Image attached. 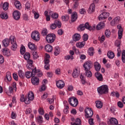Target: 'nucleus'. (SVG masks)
Here are the masks:
<instances>
[{
	"label": "nucleus",
	"instance_id": "1",
	"mask_svg": "<svg viewBox=\"0 0 125 125\" xmlns=\"http://www.w3.org/2000/svg\"><path fill=\"white\" fill-rule=\"evenodd\" d=\"M97 91L99 94H107L109 93V87L106 84L101 85L97 88Z\"/></svg>",
	"mask_w": 125,
	"mask_h": 125
},
{
	"label": "nucleus",
	"instance_id": "2",
	"mask_svg": "<svg viewBox=\"0 0 125 125\" xmlns=\"http://www.w3.org/2000/svg\"><path fill=\"white\" fill-rule=\"evenodd\" d=\"M55 39H56V36L53 33L49 34L46 36V40L48 43L54 42Z\"/></svg>",
	"mask_w": 125,
	"mask_h": 125
},
{
	"label": "nucleus",
	"instance_id": "3",
	"mask_svg": "<svg viewBox=\"0 0 125 125\" xmlns=\"http://www.w3.org/2000/svg\"><path fill=\"white\" fill-rule=\"evenodd\" d=\"M11 43L12 44L11 48L13 51L17 49V43H16V39L14 36H10Z\"/></svg>",
	"mask_w": 125,
	"mask_h": 125
},
{
	"label": "nucleus",
	"instance_id": "4",
	"mask_svg": "<svg viewBox=\"0 0 125 125\" xmlns=\"http://www.w3.org/2000/svg\"><path fill=\"white\" fill-rule=\"evenodd\" d=\"M68 102L72 107H77L78 106V104H79V101H78V99L77 98L73 97L72 98H69L68 99Z\"/></svg>",
	"mask_w": 125,
	"mask_h": 125
},
{
	"label": "nucleus",
	"instance_id": "5",
	"mask_svg": "<svg viewBox=\"0 0 125 125\" xmlns=\"http://www.w3.org/2000/svg\"><path fill=\"white\" fill-rule=\"evenodd\" d=\"M27 100L25 101V104H30L31 101H33L35 99V95L32 91L29 92L26 97Z\"/></svg>",
	"mask_w": 125,
	"mask_h": 125
},
{
	"label": "nucleus",
	"instance_id": "6",
	"mask_svg": "<svg viewBox=\"0 0 125 125\" xmlns=\"http://www.w3.org/2000/svg\"><path fill=\"white\" fill-rule=\"evenodd\" d=\"M93 66V63H92V62L90 61H86L83 64V67L84 68L85 71H88L92 68Z\"/></svg>",
	"mask_w": 125,
	"mask_h": 125
},
{
	"label": "nucleus",
	"instance_id": "7",
	"mask_svg": "<svg viewBox=\"0 0 125 125\" xmlns=\"http://www.w3.org/2000/svg\"><path fill=\"white\" fill-rule=\"evenodd\" d=\"M31 38L35 41V42H39L40 41V33L38 31H35L31 33Z\"/></svg>",
	"mask_w": 125,
	"mask_h": 125
},
{
	"label": "nucleus",
	"instance_id": "8",
	"mask_svg": "<svg viewBox=\"0 0 125 125\" xmlns=\"http://www.w3.org/2000/svg\"><path fill=\"white\" fill-rule=\"evenodd\" d=\"M93 116V111L90 108L86 107L85 109V117L86 118H91Z\"/></svg>",
	"mask_w": 125,
	"mask_h": 125
},
{
	"label": "nucleus",
	"instance_id": "9",
	"mask_svg": "<svg viewBox=\"0 0 125 125\" xmlns=\"http://www.w3.org/2000/svg\"><path fill=\"white\" fill-rule=\"evenodd\" d=\"M109 15H110V13L108 12H103L99 16L98 19L99 21H102L103 20H105V19H106V18H108V17Z\"/></svg>",
	"mask_w": 125,
	"mask_h": 125
},
{
	"label": "nucleus",
	"instance_id": "10",
	"mask_svg": "<svg viewBox=\"0 0 125 125\" xmlns=\"http://www.w3.org/2000/svg\"><path fill=\"white\" fill-rule=\"evenodd\" d=\"M13 17L15 20H19L20 19V16H21V13L19 11H14L13 12Z\"/></svg>",
	"mask_w": 125,
	"mask_h": 125
},
{
	"label": "nucleus",
	"instance_id": "11",
	"mask_svg": "<svg viewBox=\"0 0 125 125\" xmlns=\"http://www.w3.org/2000/svg\"><path fill=\"white\" fill-rule=\"evenodd\" d=\"M56 85L58 88L62 89L65 86V83L62 80H59L56 82Z\"/></svg>",
	"mask_w": 125,
	"mask_h": 125
},
{
	"label": "nucleus",
	"instance_id": "12",
	"mask_svg": "<svg viewBox=\"0 0 125 125\" xmlns=\"http://www.w3.org/2000/svg\"><path fill=\"white\" fill-rule=\"evenodd\" d=\"M69 53L71 56L70 55L65 56L64 57V59L65 60H71V61L74 60V56H73V55L75 54V52H74L73 50H70L69 51Z\"/></svg>",
	"mask_w": 125,
	"mask_h": 125
},
{
	"label": "nucleus",
	"instance_id": "13",
	"mask_svg": "<svg viewBox=\"0 0 125 125\" xmlns=\"http://www.w3.org/2000/svg\"><path fill=\"white\" fill-rule=\"evenodd\" d=\"M95 11V5L94 3H92L89 6L88 9V13L89 14H92Z\"/></svg>",
	"mask_w": 125,
	"mask_h": 125
},
{
	"label": "nucleus",
	"instance_id": "14",
	"mask_svg": "<svg viewBox=\"0 0 125 125\" xmlns=\"http://www.w3.org/2000/svg\"><path fill=\"white\" fill-rule=\"evenodd\" d=\"M120 17H115L111 22L110 24L111 26H116L117 24L120 23Z\"/></svg>",
	"mask_w": 125,
	"mask_h": 125
},
{
	"label": "nucleus",
	"instance_id": "15",
	"mask_svg": "<svg viewBox=\"0 0 125 125\" xmlns=\"http://www.w3.org/2000/svg\"><path fill=\"white\" fill-rule=\"evenodd\" d=\"M105 26H106V24L104 23V21H101L96 25V29L98 31H99L105 28Z\"/></svg>",
	"mask_w": 125,
	"mask_h": 125
},
{
	"label": "nucleus",
	"instance_id": "16",
	"mask_svg": "<svg viewBox=\"0 0 125 125\" xmlns=\"http://www.w3.org/2000/svg\"><path fill=\"white\" fill-rule=\"evenodd\" d=\"M119 122L115 118H111L109 120V125H118Z\"/></svg>",
	"mask_w": 125,
	"mask_h": 125
},
{
	"label": "nucleus",
	"instance_id": "17",
	"mask_svg": "<svg viewBox=\"0 0 125 125\" xmlns=\"http://www.w3.org/2000/svg\"><path fill=\"white\" fill-rule=\"evenodd\" d=\"M11 42V40L10 39V36L9 39H5L2 41V43L3 46L4 47H7L8 45H9V44Z\"/></svg>",
	"mask_w": 125,
	"mask_h": 125
},
{
	"label": "nucleus",
	"instance_id": "18",
	"mask_svg": "<svg viewBox=\"0 0 125 125\" xmlns=\"http://www.w3.org/2000/svg\"><path fill=\"white\" fill-rule=\"evenodd\" d=\"M95 77L98 81H99V82H102V81H103V75H102L101 73L98 72V71L95 73Z\"/></svg>",
	"mask_w": 125,
	"mask_h": 125
},
{
	"label": "nucleus",
	"instance_id": "19",
	"mask_svg": "<svg viewBox=\"0 0 125 125\" xmlns=\"http://www.w3.org/2000/svg\"><path fill=\"white\" fill-rule=\"evenodd\" d=\"M31 82L34 85H38L40 83V79L39 78L33 77L31 78Z\"/></svg>",
	"mask_w": 125,
	"mask_h": 125
},
{
	"label": "nucleus",
	"instance_id": "20",
	"mask_svg": "<svg viewBox=\"0 0 125 125\" xmlns=\"http://www.w3.org/2000/svg\"><path fill=\"white\" fill-rule=\"evenodd\" d=\"M72 39L74 42H78L81 40V35L79 33H75L72 36Z\"/></svg>",
	"mask_w": 125,
	"mask_h": 125
},
{
	"label": "nucleus",
	"instance_id": "21",
	"mask_svg": "<svg viewBox=\"0 0 125 125\" xmlns=\"http://www.w3.org/2000/svg\"><path fill=\"white\" fill-rule=\"evenodd\" d=\"M72 76L74 79H77L80 76V71L75 68L72 74Z\"/></svg>",
	"mask_w": 125,
	"mask_h": 125
},
{
	"label": "nucleus",
	"instance_id": "22",
	"mask_svg": "<svg viewBox=\"0 0 125 125\" xmlns=\"http://www.w3.org/2000/svg\"><path fill=\"white\" fill-rule=\"evenodd\" d=\"M94 67L95 70L97 72H99L100 71V69H101V65L99 64V63L97 62H96L94 63Z\"/></svg>",
	"mask_w": 125,
	"mask_h": 125
},
{
	"label": "nucleus",
	"instance_id": "23",
	"mask_svg": "<svg viewBox=\"0 0 125 125\" xmlns=\"http://www.w3.org/2000/svg\"><path fill=\"white\" fill-rule=\"evenodd\" d=\"M2 53L5 56H10V50L9 49L5 48L2 49Z\"/></svg>",
	"mask_w": 125,
	"mask_h": 125
},
{
	"label": "nucleus",
	"instance_id": "24",
	"mask_svg": "<svg viewBox=\"0 0 125 125\" xmlns=\"http://www.w3.org/2000/svg\"><path fill=\"white\" fill-rule=\"evenodd\" d=\"M49 15H51L53 19H57V18H58L59 17V15H58V14L55 13H53V12L51 11H49Z\"/></svg>",
	"mask_w": 125,
	"mask_h": 125
},
{
	"label": "nucleus",
	"instance_id": "25",
	"mask_svg": "<svg viewBox=\"0 0 125 125\" xmlns=\"http://www.w3.org/2000/svg\"><path fill=\"white\" fill-rule=\"evenodd\" d=\"M85 45V42L83 41L82 42H78L76 43V46L79 48H83Z\"/></svg>",
	"mask_w": 125,
	"mask_h": 125
},
{
	"label": "nucleus",
	"instance_id": "26",
	"mask_svg": "<svg viewBox=\"0 0 125 125\" xmlns=\"http://www.w3.org/2000/svg\"><path fill=\"white\" fill-rule=\"evenodd\" d=\"M50 59V56L48 54H45V58L44 60V64H49V60Z\"/></svg>",
	"mask_w": 125,
	"mask_h": 125
},
{
	"label": "nucleus",
	"instance_id": "27",
	"mask_svg": "<svg viewBox=\"0 0 125 125\" xmlns=\"http://www.w3.org/2000/svg\"><path fill=\"white\" fill-rule=\"evenodd\" d=\"M95 104L96 107H97L98 109H101V108L103 107V103L100 101H96Z\"/></svg>",
	"mask_w": 125,
	"mask_h": 125
},
{
	"label": "nucleus",
	"instance_id": "28",
	"mask_svg": "<svg viewBox=\"0 0 125 125\" xmlns=\"http://www.w3.org/2000/svg\"><path fill=\"white\" fill-rule=\"evenodd\" d=\"M36 121L38 123V124H42L43 123V118L42 116H38L36 118Z\"/></svg>",
	"mask_w": 125,
	"mask_h": 125
},
{
	"label": "nucleus",
	"instance_id": "29",
	"mask_svg": "<svg viewBox=\"0 0 125 125\" xmlns=\"http://www.w3.org/2000/svg\"><path fill=\"white\" fill-rule=\"evenodd\" d=\"M78 19V14L76 12H74L71 15L72 22H75Z\"/></svg>",
	"mask_w": 125,
	"mask_h": 125
},
{
	"label": "nucleus",
	"instance_id": "30",
	"mask_svg": "<svg viewBox=\"0 0 125 125\" xmlns=\"http://www.w3.org/2000/svg\"><path fill=\"white\" fill-rule=\"evenodd\" d=\"M28 46L29 49H31V50H36L37 49V46H35V44L32 43L31 42L28 43Z\"/></svg>",
	"mask_w": 125,
	"mask_h": 125
},
{
	"label": "nucleus",
	"instance_id": "31",
	"mask_svg": "<svg viewBox=\"0 0 125 125\" xmlns=\"http://www.w3.org/2000/svg\"><path fill=\"white\" fill-rule=\"evenodd\" d=\"M107 56L109 59H113L115 57V54L111 51H109L107 53Z\"/></svg>",
	"mask_w": 125,
	"mask_h": 125
},
{
	"label": "nucleus",
	"instance_id": "32",
	"mask_svg": "<svg viewBox=\"0 0 125 125\" xmlns=\"http://www.w3.org/2000/svg\"><path fill=\"white\" fill-rule=\"evenodd\" d=\"M45 49L47 52H51L52 51V46L50 44H47L45 46Z\"/></svg>",
	"mask_w": 125,
	"mask_h": 125
},
{
	"label": "nucleus",
	"instance_id": "33",
	"mask_svg": "<svg viewBox=\"0 0 125 125\" xmlns=\"http://www.w3.org/2000/svg\"><path fill=\"white\" fill-rule=\"evenodd\" d=\"M61 51V50L60 49V48H59V47L58 46H56L55 47V51H54V55L56 56H57V55H59V54H60V52Z\"/></svg>",
	"mask_w": 125,
	"mask_h": 125
},
{
	"label": "nucleus",
	"instance_id": "34",
	"mask_svg": "<svg viewBox=\"0 0 125 125\" xmlns=\"http://www.w3.org/2000/svg\"><path fill=\"white\" fill-rule=\"evenodd\" d=\"M33 63H34V62H33V60H27V64L26 66L28 69H32V67L33 66Z\"/></svg>",
	"mask_w": 125,
	"mask_h": 125
},
{
	"label": "nucleus",
	"instance_id": "35",
	"mask_svg": "<svg viewBox=\"0 0 125 125\" xmlns=\"http://www.w3.org/2000/svg\"><path fill=\"white\" fill-rule=\"evenodd\" d=\"M6 93L9 96H10L12 93H13V88L11 86H9L8 88V90L6 91Z\"/></svg>",
	"mask_w": 125,
	"mask_h": 125
},
{
	"label": "nucleus",
	"instance_id": "36",
	"mask_svg": "<svg viewBox=\"0 0 125 125\" xmlns=\"http://www.w3.org/2000/svg\"><path fill=\"white\" fill-rule=\"evenodd\" d=\"M7 82H11V73L9 71L7 72L6 73V77H5Z\"/></svg>",
	"mask_w": 125,
	"mask_h": 125
},
{
	"label": "nucleus",
	"instance_id": "37",
	"mask_svg": "<svg viewBox=\"0 0 125 125\" xmlns=\"http://www.w3.org/2000/svg\"><path fill=\"white\" fill-rule=\"evenodd\" d=\"M15 6H16V8H17V9H21V4L20 3V2L19 1H16L14 2Z\"/></svg>",
	"mask_w": 125,
	"mask_h": 125
},
{
	"label": "nucleus",
	"instance_id": "38",
	"mask_svg": "<svg viewBox=\"0 0 125 125\" xmlns=\"http://www.w3.org/2000/svg\"><path fill=\"white\" fill-rule=\"evenodd\" d=\"M85 27H84V24H80L77 27V30L79 32H82V31H83L84 30H85Z\"/></svg>",
	"mask_w": 125,
	"mask_h": 125
},
{
	"label": "nucleus",
	"instance_id": "39",
	"mask_svg": "<svg viewBox=\"0 0 125 125\" xmlns=\"http://www.w3.org/2000/svg\"><path fill=\"white\" fill-rule=\"evenodd\" d=\"M49 13V12H47V11L44 12V15L46 17V21H50V16H51V15H50Z\"/></svg>",
	"mask_w": 125,
	"mask_h": 125
},
{
	"label": "nucleus",
	"instance_id": "40",
	"mask_svg": "<svg viewBox=\"0 0 125 125\" xmlns=\"http://www.w3.org/2000/svg\"><path fill=\"white\" fill-rule=\"evenodd\" d=\"M88 54H89L90 56H93V54H94V48H93V47H90L88 49Z\"/></svg>",
	"mask_w": 125,
	"mask_h": 125
},
{
	"label": "nucleus",
	"instance_id": "41",
	"mask_svg": "<svg viewBox=\"0 0 125 125\" xmlns=\"http://www.w3.org/2000/svg\"><path fill=\"white\" fill-rule=\"evenodd\" d=\"M19 76L21 79H24L25 78V73L21 70H19L18 71Z\"/></svg>",
	"mask_w": 125,
	"mask_h": 125
},
{
	"label": "nucleus",
	"instance_id": "42",
	"mask_svg": "<svg viewBox=\"0 0 125 125\" xmlns=\"http://www.w3.org/2000/svg\"><path fill=\"white\" fill-rule=\"evenodd\" d=\"M61 18L62 21H68V20H69V18H70V17L68 15H65L64 16H62Z\"/></svg>",
	"mask_w": 125,
	"mask_h": 125
},
{
	"label": "nucleus",
	"instance_id": "43",
	"mask_svg": "<svg viewBox=\"0 0 125 125\" xmlns=\"http://www.w3.org/2000/svg\"><path fill=\"white\" fill-rule=\"evenodd\" d=\"M85 76L87 78H91L92 77V73L90 70H85Z\"/></svg>",
	"mask_w": 125,
	"mask_h": 125
},
{
	"label": "nucleus",
	"instance_id": "44",
	"mask_svg": "<svg viewBox=\"0 0 125 125\" xmlns=\"http://www.w3.org/2000/svg\"><path fill=\"white\" fill-rule=\"evenodd\" d=\"M0 17L1 19H8V15H7V14L5 13H1L0 15Z\"/></svg>",
	"mask_w": 125,
	"mask_h": 125
},
{
	"label": "nucleus",
	"instance_id": "45",
	"mask_svg": "<svg viewBox=\"0 0 125 125\" xmlns=\"http://www.w3.org/2000/svg\"><path fill=\"white\" fill-rule=\"evenodd\" d=\"M104 35L106 38H110V36H111V31L110 29H106L104 32Z\"/></svg>",
	"mask_w": 125,
	"mask_h": 125
},
{
	"label": "nucleus",
	"instance_id": "46",
	"mask_svg": "<svg viewBox=\"0 0 125 125\" xmlns=\"http://www.w3.org/2000/svg\"><path fill=\"white\" fill-rule=\"evenodd\" d=\"M20 52L22 55L24 54L25 52H26V48H25V46H24L23 45L21 46L20 49Z\"/></svg>",
	"mask_w": 125,
	"mask_h": 125
},
{
	"label": "nucleus",
	"instance_id": "47",
	"mask_svg": "<svg viewBox=\"0 0 125 125\" xmlns=\"http://www.w3.org/2000/svg\"><path fill=\"white\" fill-rule=\"evenodd\" d=\"M24 59L25 60H29L31 57V55L28 52L25 53L23 56Z\"/></svg>",
	"mask_w": 125,
	"mask_h": 125
},
{
	"label": "nucleus",
	"instance_id": "48",
	"mask_svg": "<svg viewBox=\"0 0 125 125\" xmlns=\"http://www.w3.org/2000/svg\"><path fill=\"white\" fill-rule=\"evenodd\" d=\"M32 55L33 59H34L35 60H36V59H38V58H39V54H38V52H37V51H33V52L32 53Z\"/></svg>",
	"mask_w": 125,
	"mask_h": 125
},
{
	"label": "nucleus",
	"instance_id": "49",
	"mask_svg": "<svg viewBox=\"0 0 125 125\" xmlns=\"http://www.w3.org/2000/svg\"><path fill=\"white\" fill-rule=\"evenodd\" d=\"M32 13H33L34 15L35 19H39V18H40V14H39V13L36 12L35 11L33 10Z\"/></svg>",
	"mask_w": 125,
	"mask_h": 125
},
{
	"label": "nucleus",
	"instance_id": "50",
	"mask_svg": "<svg viewBox=\"0 0 125 125\" xmlns=\"http://www.w3.org/2000/svg\"><path fill=\"white\" fill-rule=\"evenodd\" d=\"M25 77L27 79H30L31 77H33V74H32V72L30 71H27L25 72Z\"/></svg>",
	"mask_w": 125,
	"mask_h": 125
},
{
	"label": "nucleus",
	"instance_id": "51",
	"mask_svg": "<svg viewBox=\"0 0 125 125\" xmlns=\"http://www.w3.org/2000/svg\"><path fill=\"white\" fill-rule=\"evenodd\" d=\"M111 96H116L117 98H119L120 97V94L118 92H111Z\"/></svg>",
	"mask_w": 125,
	"mask_h": 125
},
{
	"label": "nucleus",
	"instance_id": "52",
	"mask_svg": "<svg viewBox=\"0 0 125 125\" xmlns=\"http://www.w3.org/2000/svg\"><path fill=\"white\" fill-rule=\"evenodd\" d=\"M55 24L56 25L58 28H60L62 25V23H61V21L59 20H56L55 21Z\"/></svg>",
	"mask_w": 125,
	"mask_h": 125
},
{
	"label": "nucleus",
	"instance_id": "53",
	"mask_svg": "<svg viewBox=\"0 0 125 125\" xmlns=\"http://www.w3.org/2000/svg\"><path fill=\"white\" fill-rule=\"evenodd\" d=\"M9 5V4H8V3L7 2H4L3 4V9L4 10H7L8 9V6Z\"/></svg>",
	"mask_w": 125,
	"mask_h": 125
},
{
	"label": "nucleus",
	"instance_id": "54",
	"mask_svg": "<svg viewBox=\"0 0 125 125\" xmlns=\"http://www.w3.org/2000/svg\"><path fill=\"white\" fill-rule=\"evenodd\" d=\"M98 39L100 42H103L105 41L106 38L105 37V35H103L101 37H99Z\"/></svg>",
	"mask_w": 125,
	"mask_h": 125
},
{
	"label": "nucleus",
	"instance_id": "55",
	"mask_svg": "<svg viewBox=\"0 0 125 125\" xmlns=\"http://www.w3.org/2000/svg\"><path fill=\"white\" fill-rule=\"evenodd\" d=\"M16 117H17V115L16 114V113L14 111H12L11 114V118L13 120H15L16 119Z\"/></svg>",
	"mask_w": 125,
	"mask_h": 125
},
{
	"label": "nucleus",
	"instance_id": "56",
	"mask_svg": "<svg viewBox=\"0 0 125 125\" xmlns=\"http://www.w3.org/2000/svg\"><path fill=\"white\" fill-rule=\"evenodd\" d=\"M31 74H32L33 77H35V76H36V75L38 74V70H37V67H35L32 70Z\"/></svg>",
	"mask_w": 125,
	"mask_h": 125
},
{
	"label": "nucleus",
	"instance_id": "57",
	"mask_svg": "<svg viewBox=\"0 0 125 125\" xmlns=\"http://www.w3.org/2000/svg\"><path fill=\"white\" fill-rule=\"evenodd\" d=\"M20 100L21 102H24V103L26 104V101H27V98H25V97H24V95H22L21 97Z\"/></svg>",
	"mask_w": 125,
	"mask_h": 125
},
{
	"label": "nucleus",
	"instance_id": "58",
	"mask_svg": "<svg viewBox=\"0 0 125 125\" xmlns=\"http://www.w3.org/2000/svg\"><path fill=\"white\" fill-rule=\"evenodd\" d=\"M47 29H46V28H43L42 30V36H46V35H47Z\"/></svg>",
	"mask_w": 125,
	"mask_h": 125
},
{
	"label": "nucleus",
	"instance_id": "59",
	"mask_svg": "<svg viewBox=\"0 0 125 125\" xmlns=\"http://www.w3.org/2000/svg\"><path fill=\"white\" fill-rule=\"evenodd\" d=\"M83 41H84V42H86V41H87V40H88V35L86 34H83Z\"/></svg>",
	"mask_w": 125,
	"mask_h": 125
},
{
	"label": "nucleus",
	"instance_id": "60",
	"mask_svg": "<svg viewBox=\"0 0 125 125\" xmlns=\"http://www.w3.org/2000/svg\"><path fill=\"white\" fill-rule=\"evenodd\" d=\"M123 32L122 30L118 31V39L121 40L123 38Z\"/></svg>",
	"mask_w": 125,
	"mask_h": 125
},
{
	"label": "nucleus",
	"instance_id": "61",
	"mask_svg": "<svg viewBox=\"0 0 125 125\" xmlns=\"http://www.w3.org/2000/svg\"><path fill=\"white\" fill-rule=\"evenodd\" d=\"M79 6V2L78 1H75L74 3L73 4V8L74 9H76V8H78Z\"/></svg>",
	"mask_w": 125,
	"mask_h": 125
},
{
	"label": "nucleus",
	"instance_id": "62",
	"mask_svg": "<svg viewBox=\"0 0 125 125\" xmlns=\"http://www.w3.org/2000/svg\"><path fill=\"white\" fill-rule=\"evenodd\" d=\"M48 97V94L47 93H44L43 95L42 96V99L43 100H45L47 97Z\"/></svg>",
	"mask_w": 125,
	"mask_h": 125
},
{
	"label": "nucleus",
	"instance_id": "63",
	"mask_svg": "<svg viewBox=\"0 0 125 125\" xmlns=\"http://www.w3.org/2000/svg\"><path fill=\"white\" fill-rule=\"evenodd\" d=\"M121 43H122V42L121 41H116L115 42V44L117 47H120L121 45Z\"/></svg>",
	"mask_w": 125,
	"mask_h": 125
},
{
	"label": "nucleus",
	"instance_id": "64",
	"mask_svg": "<svg viewBox=\"0 0 125 125\" xmlns=\"http://www.w3.org/2000/svg\"><path fill=\"white\" fill-rule=\"evenodd\" d=\"M63 112L64 114H68L69 113V107L68 105L65 106V108L63 110Z\"/></svg>",
	"mask_w": 125,
	"mask_h": 125
}]
</instances>
